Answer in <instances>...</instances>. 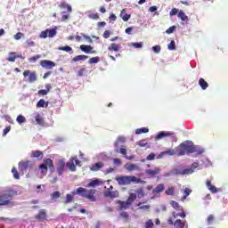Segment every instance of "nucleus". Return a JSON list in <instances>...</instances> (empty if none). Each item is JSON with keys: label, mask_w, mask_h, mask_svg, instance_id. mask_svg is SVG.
Returning a JSON list of instances; mask_svg holds the SVG:
<instances>
[{"label": "nucleus", "mask_w": 228, "mask_h": 228, "mask_svg": "<svg viewBox=\"0 0 228 228\" xmlns=\"http://www.w3.org/2000/svg\"><path fill=\"white\" fill-rule=\"evenodd\" d=\"M95 193H97V190L95 189L88 190L79 187L77 189L76 192H73V195H80V197H83V199H87L90 200V202H95L97 200Z\"/></svg>", "instance_id": "obj_1"}, {"label": "nucleus", "mask_w": 228, "mask_h": 228, "mask_svg": "<svg viewBox=\"0 0 228 228\" xmlns=\"http://www.w3.org/2000/svg\"><path fill=\"white\" fill-rule=\"evenodd\" d=\"M116 181L119 186H127L128 184H131V183H134V184H145V181L136 177V176H117Z\"/></svg>", "instance_id": "obj_2"}, {"label": "nucleus", "mask_w": 228, "mask_h": 228, "mask_svg": "<svg viewBox=\"0 0 228 228\" xmlns=\"http://www.w3.org/2000/svg\"><path fill=\"white\" fill-rule=\"evenodd\" d=\"M51 172H54L56 168L54 167V163L53 162V159H45L44 163L39 166V169L41 170V174H47V170Z\"/></svg>", "instance_id": "obj_3"}, {"label": "nucleus", "mask_w": 228, "mask_h": 228, "mask_svg": "<svg viewBox=\"0 0 228 228\" xmlns=\"http://www.w3.org/2000/svg\"><path fill=\"white\" fill-rule=\"evenodd\" d=\"M66 167L69 168L70 172H76V167H81V162L77 159V156L71 157L69 161L66 163Z\"/></svg>", "instance_id": "obj_4"}, {"label": "nucleus", "mask_w": 228, "mask_h": 228, "mask_svg": "<svg viewBox=\"0 0 228 228\" xmlns=\"http://www.w3.org/2000/svg\"><path fill=\"white\" fill-rule=\"evenodd\" d=\"M12 204V194L9 192L0 195V206H10Z\"/></svg>", "instance_id": "obj_5"}, {"label": "nucleus", "mask_w": 228, "mask_h": 228, "mask_svg": "<svg viewBox=\"0 0 228 228\" xmlns=\"http://www.w3.org/2000/svg\"><path fill=\"white\" fill-rule=\"evenodd\" d=\"M32 167L33 163H31V160L19 162V170L20 172H28V170H31Z\"/></svg>", "instance_id": "obj_6"}, {"label": "nucleus", "mask_w": 228, "mask_h": 228, "mask_svg": "<svg viewBox=\"0 0 228 228\" xmlns=\"http://www.w3.org/2000/svg\"><path fill=\"white\" fill-rule=\"evenodd\" d=\"M56 33V28H47L40 33V38H47V37H49V38H54Z\"/></svg>", "instance_id": "obj_7"}, {"label": "nucleus", "mask_w": 228, "mask_h": 228, "mask_svg": "<svg viewBox=\"0 0 228 228\" xmlns=\"http://www.w3.org/2000/svg\"><path fill=\"white\" fill-rule=\"evenodd\" d=\"M163 138H172L174 140L175 139V133L161 131L155 136V140H163Z\"/></svg>", "instance_id": "obj_8"}, {"label": "nucleus", "mask_w": 228, "mask_h": 228, "mask_svg": "<svg viewBox=\"0 0 228 228\" xmlns=\"http://www.w3.org/2000/svg\"><path fill=\"white\" fill-rule=\"evenodd\" d=\"M199 167V164L197 162L192 163L191 168H185L183 170L179 171L180 175H189L190 174H193L195 172V168Z\"/></svg>", "instance_id": "obj_9"}, {"label": "nucleus", "mask_w": 228, "mask_h": 228, "mask_svg": "<svg viewBox=\"0 0 228 228\" xmlns=\"http://www.w3.org/2000/svg\"><path fill=\"white\" fill-rule=\"evenodd\" d=\"M40 65L43 69H46L47 70H51L53 67H56V62L49 60H42L40 61Z\"/></svg>", "instance_id": "obj_10"}, {"label": "nucleus", "mask_w": 228, "mask_h": 228, "mask_svg": "<svg viewBox=\"0 0 228 228\" xmlns=\"http://www.w3.org/2000/svg\"><path fill=\"white\" fill-rule=\"evenodd\" d=\"M58 175H63L65 172V160L63 159H59L56 166Z\"/></svg>", "instance_id": "obj_11"}, {"label": "nucleus", "mask_w": 228, "mask_h": 228, "mask_svg": "<svg viewBox=\"0 0 228 228\" xmlns=\"http://www.w3.org/2000/svg\"><path fill=\"white\" fill-rule=\"evenodd\" d=\"M119 195L118 191L108 190L103 192V197H105V199H118Z\"/></svg>", "instance_id": "obj_12"}, {"label": "nucleus", "mask_w": 228, "mask_h": 228, "mask_svg": "<svg viewBox=\"0 0 228 228\" xmlns=\"http://www.w3.org/2000/svg\"><path fill=\"white\" fill-rule=\"evenodd\" d=\"M183 146L185 147V152L187 154H193V152H197V147H195L192 142H183Z\"/></svg>", "instance_id": "obj_13"}, {"label": "nucleus", "mask_w": 228, "mask_h": 228, "mask_svg": "<svg viewBox=\"0 0 228 228\" xmlns=\"http://www.w3.org/2000/svg\"><path fill=\"white\" fill-rule=\"evenodd\" d=\"M23 76H24V77H28V76L29 83H35V81H37V72H35V71L31 72L27 69L23 72Z\"/></svg>", "instance_id": "obj_14"}, {"label": "nucleus", "mask_w": 228, "mask_h": 228, "mask_svg": "<svg viewBox=\"0 0 228 228\" xmlns=\"http://www.w3.org/2000/svg\"><path fill=\"white\" fill-rule=\"evenodd\" d=\"M36 220H39V222H44L47 220V211L45 209H40L38 214L35 216Z\"/></svg>", "instance_id": "obj_15"}, {"label": "nucleus", "mask_w": 228, "mask_h": 228, "mask_svg": "<svg viewBox=\"0 0 228 228\" xmlns=\"http://www.w3.org/2000/svg\"><path fill=\"white\" fill-rule=\"evenodd\" d=\"M145 174L150 177H156V175H159V174H161V168L155 167L154 169H147Z\"/></svg>", "instance_id": "obj_16"}, {"label": "nucleus", "mask_w": 228, "mask_h": 228, "mask_svg": "<svg viewBox=\"0 0 228 228\" xmlns=\"http://www.w3.org/2000/svg\"><path fill=\"white\" fill-rule=\"evenodd\" d=\"M121 49L122 45L117 43H111L108 47V51H110V53H119Z\"/></svg>", "instance_id": "obj_17"}, {"label": "nucleus", "mask_w": 228, "mask_h": 228, "mask_svg": "<svg viewBox=\"0 0 228 228\" xmlns=\"http://www.w3.org/2000/svg\"><path fill=\"white\" fill-rule=\"evenodd\" d=\"M80 49L86 54H95L96 53L92 45H81Z\"/></svg>", "instance_id": "obj_18"}, {"label": "nucleus", "mask_w": 228, "mask_h": 228, "mask_svg": "<svg viewBox=\"0 0 228 228\" xmlns=\"http://www.w3.org/2000/svg\"><path fill=\"white\" fill-rule=\"evenodd\" d=\"M175 151L177 156H184V154L187 153L184 142H182L178 147H176Z\"/></svg>", "instance_id": "obj_19"}, {"label": "nucleus", "mask_w": 228, "mask_h": 228, "mask_svg": "<svg viewBox=\"0 0 228 228\" xmlns=\"http://www.w3.org/2000/svg\"><path fill=\"white\" fill-rule=\"evenodd\" d=\"M30 158H37V159H44V152L40 150L32 151Z\"/></svg>", "instance_id": "obj_20"}, {"label": "nucleus", "mask_w": 228, "mask_h": 228, "mask_svg": "<svg viewBox=\"0 0 228 228\" xmlns=\"http://www.w3.org/2000/svg\"><path fill=\"white\" fill-rule=\"evenodd\" d=\"M16 58H22V55H19V54L17 55V53L10 52L9 57L6 60H7V61H11V63H15Z\"/></svg>", "instance_id": "obj_21"}, {"label": "nucleus", "mask_w": 228, "mask_h": 228, "mask_svg": "<svg viewBox=\"0 0 228 228\" xmlns=\"http://www.w3.org/2000/svg\"><path fill=\"white\" fill-rule=\"evenodd\" d=\"M104 167V164L102 162H97L92 167H90L91 172H99L101 168Z\"/></svg>", "instance_id": "obj_22"}, {"label": "nucleus", "mask_w": 228, "mask_h": 228, "mask_svg": "<svg viewBox=\"0 0 228 228\" xmlns=\"http://www.w3.org/2000/svg\"><path fill=\"white\" fill-rule=\"evenodd\" d=\"M165 191V184L159 183L158 184L153 190L152 193L153 195H158V193H161V191Z\"/></svg>", "instance_id": "obj_23"}, {"label": "nucleus", "mask_w": 228, "mask_h": 228, "mask_svg": "<svg viewBox=\"0 0 228 228\" xmlns=\"http://www.w3.org/2000/svg\"><path fill=\"white\" fill-rule=\"evenodd\" d=\"M206 186L209 190V191H211V193L218 192V189H216L215 185L211 184V180H207Z\"/></svg>", "instance_id": "obj_24"}, {"label": "nucleus", "mask_w": 228, "mask_h": 228, "mask_svg": "<svg viewBox=\"0 0 228 228\" xmlns=\"http://www.w3.org/2000/svg\"><path fill=\"white\" fill-rule=\"evenodd\" d=\"M125 168H126L129 172H133L134 170H139V167L136 164L127 163L125 165Z\"/></svg>", "instance_id": "obj_25"}, {"label": "nucleus", "mask_w": 228, "mask_h": 228, "mask_svg": "<svg viewBox=\"0 0 228 228\" xmlns=\"http://www.w3.org/2000/svg\"><path fill=\"white\" fill-rule=\"evenodd\" d=\"M120 17L124 22H127L131 19V14L126 13V9H123L120 12Z\"/></svg>", "instance_id": "obj_26"}, {"label": "nucleus", "mask_w": 228, "mask_h": 228, "mask_svg": "<svg viewBox=\"0 0 228 228\" xmlns=\"http://www.w3.org/2000/svg\"><path fill=\"white\" fill-rule=\"evenodd\" d=\"M49 106V102H45V100L41 99L37 103V108H47Z\"/></svg>", "instance_id": "obj_27"}, {"label": "nucleus", "mask_w": 228, "mask_h": 228, "mask_svg": "<svg viewBox=\"0 0 228 228\" xmlns=\"http://www.w3.org/2000/svg\"><path fill=\"white\" fill-rule=\"evenodd\" d=\"M170 206H172V208L175 209V211H183V207H181L179 203L175 200L170 201Z\"/></svg>", "instance_id": "obj_28"}, {"label": "nucleus", "mask_w": 228, "mask_h": 228, "mask_svg": "<svg viewBox=\"0 0 228 228\" xmlns=\"http://www.w3.org/2000/svg\"><path fill=\"white\" fill-rule=\"evenodd\" d=\"M175 228H184V225H186V221H182L181 219H177L175 221L174 224Z\"/></svg>", "instance_id": "obj_29"}, {"label": "nucleus", "mask_w": 228, "mask_h": 228, "mask_svg": "<svg viewBox=\"0 0 228 228\" xmlns=\"http://www.w3.org/2000/svg\"><path fill=\"white\" fill-rule=\"evenodd\" d=\"M136 200V194L135 193H131L127 200H126V204L130 205L133 204Z\"/></svg>", "instance_id": "obj_30"}, {"label": "nucleus", "mask_w": 228, "mask_h": 228, "mask_svg": "<svg viewBox=\"0 0 228 228\" xmlns=\"http://www.w3.org/2000/svg\"><path fill=\"white\" fill-rule=\"evenodd\" d=\"M179 213L173 212L174 219L177 218V216H181V218H186V213H184V209L182 208V210Z\"/></svg>", "instance_id": "obj_31"}, {"label": "nucleus", "mask_w": 228, "mask_h": 228, "mask_svg": "<svg viewBox=\"0 0 228 228\" xmlns=\"http://www.w3.org/2000/svg\"><path fill=\"white\" fill-rule=\"evenodd\" d=\"M85 60H88L87 55H77L72 59V61L77 62V61H81Z\"/></svg>", "instance_id": "obj_32"}, {"label": "nucleus", "mask_w": 228, "mask_h": 228, "mask_svg": "<svg viewBox=\"0 0 228 228\" xmlns=\"http://www.w3.org/2000/svg\"><path fill=\"white\" fill-rule=\"evenodd\" d=\"M199 85L202 88V90H206L209 85L206 82L204 78H200Z\"/></svg>", "instance_id": "obj_33"}, {"label": "nucleus", "mask_w": 228, "mask_h": 228, "mask_svg": "<svg viewBox=\"0 0 228 228\" xmlns=\"http://www.w3.org/2000/svg\"><path fill=\"white\" fill-rule=\"evenodd\" d=\"M59 8H67L68 12L71 13L72 12V6H70L67 2H61L59 5Z\"/></svg>", "instance_id": "obj_34"}, {"label": "nucleus", "mask_w": 228, "mask_h": 228, "mask_svg": "<svg viewBox=\"0 0 228 228\" xmlns=\"http://www.w3.org/2000/svg\"><path fill=\"white\" fill-rule=\"evenodd\" d=\"M58 51H65V53H69V54H72V47L66 45V46H60L58 47Z\"/></svg>", "instance_id": "obj_35"}, {"label": "nucleus", "mask_w": 228, "mask_h": 228, "mask_svg": "<svg viewBox=\"0 0 228 228\" xmlns=\"http://www.w3.org/2000/svg\"><path fill=\"white\" fill-rule=\"evenodd\" d=\"M175 154H176L175 150H172V149L167 150L162 152V156H175Z\"/></svg>", "instance_id": "obj_36"}, {"label": "nucleus", "mask_w": 228, "mask_h": 228, "mask_svg": "<svg viewBox=\"0 0 228 228\" xmlns=\"http://www.w3.org/2000/svg\"><path fill=\"white\" fill-rule=\"evenodd\" d=\"M101 184V181L99 180H93L89 183H87V188H95V186H99Z\"/></svg>", "instance_id": "obj_37"}, {"label": "nucleus", "mask_w": 228, "mask_h": 228, "mask_svg": "<svg viewBox=\"0 0 228 228\" xmlns=\"http://www.w3.org/2000/svg\"><path fill=\"white\" fill-rule=\"evenodd\" d=\"M178 18L181 19V20H183V22H186L188 20L186 13H184V12L183 11H179Z\"/></svg>", "instance_id": "obj_38"}, {"label": "nucleus", "mask_w": 228, "mask_h": 228, "mask_svg": "<svg viewBox=\"0 0 228 228\" xmlns=\"http://www.w3.org/2000/svg\"><path fill=\"white\" fill-rule=\"evenodd\" d=\"M118 204H119V206H120L119 208H120L121 210L122 209H127L130 206L129 204H127L126 201H121V200H118Z\"/></svg>", "instance_id": "obj_39"}, {"label": "nucleus", "mask_w": 228, "mask_h": 228, "mask_svg": "<svg viewBox=\"0 0 228 228\" xmlns=\"http://www.w3.org/2000/svg\"><path fill=\"white\" fill-rule=\"evenodd\" d=\"M70 202H74V196L72 194H67L64 204H70Z\"/></svg>", "instance_id": "obj_40"}, {"label": "nucleus", "mask_w": 228, "mask_h": 228, "mask_svg": "<svg viewBox=\"0 0 228 228\" xmlns=\"http://www.w3.org/2000/svg\"><path fill=\"white\" fill-rule=\"evenodd\" d=\"M170 175H181L178 170H173L164 174V177H170Z\"/></svg>", "instance_id": "obj_41"}, {"label": "nucleus", "mask_w": 228, "mask_h": 228, "mask_svg": "<svg viewBox=\"0 0 228 228\" xmlns=\"http://www.w3.org/2000/svg\"><path fill=\"white\" fill-rule=\"evenodd\" d=\"M143 133H149V128L142 127L135 130V134H142Z\"/></svg>", "instance_id": "obj_42"}, {"label": "nucleus", "mask_w": 228, "mask_h": 228, "mask_svg": "<svg viewBox=\"0 0 228 228\" xmlns=\"http://www.w3.org/2000/svg\"><path fill=\"white\" fill-rule=\"evenodd\" d=\"M40 58H42V55L37 54V55H35V56H33V57H30V58L28 59V61H29L30 63H35V62H37L38 60H40Z\"/></svg>", "instance_id": "obj_43"}, {"label": "nucleus", "mask_w": 228, "mask_h": 228, "mask_svg": "<svg viewBox=\"0 0 228 228\" xmlns=\"http://www.w3.org/2000/svg\"><path fill=\"white\" fill-rule=\"evenodd\" d=\"M36 122L37 124H38L39 126H44V118H42V116H40V114H37L36 116Z\"/></svg>", "instance_id": "obj_44"}, {"label": "nucleus", "mask_w": 228, "mask_h": 228, "mask_svg": "<svg viewBox=\"0 0 228 228\" xmlns=\"http://www.w3.org/2000/svg\"><path fill=\"white\" fill-rule=\"evenodd\" d=\"M101 61V58L100 57H92L89 61L88 63H90V65H94V63H99Z\"/></svg>", "instance_id": "obj_45"}, {"label": "nucleus", "mask_w": 228, "mask_h": 228, "mask_svg": "<svg viewBox=\"0 0 228 228\" xmlns=\"http://www.w3.org/2000/svg\"><path fill=\"white\" fill-rule=\"evenodd\" d=\"M61 195V193H60V191H53L51 194L52 200H57V199H60Z\"/></svg>", "instance_id": "obj_46"}, {"label": "nucleus", "mask_w": 228, "mask_h": 228, "mask_svg": "<svg viewBox=\"0 0 228 228\" xmlns=\"http://www.w3.org/2000/svg\"><path fill=\"white\" fill-rule=\"evenodd\" d=\"M88 19H91L92 20H99L100 17H99V13H89L87 15Z\"/></svg>", "instance_id": "obj_47"}, {"label": "nucleus", "mask_w": 228, "mask_h": 228, "mask_svg": "<svg viewBox=\"0 0 228 228\" xmlns=\"http://www.w3.org/2000/svg\"><path fill=\"white\" fill-rule=\"evenodd\" d=\"M183 193L184 195L183 196L182 200H186V198L191 193V190L189 188H185L183 190Z\"/></svg>", "instance_id": "obj_48"}, {"label": "nucleus", "mask_w": 228, "mask_h": 228, "mask_svg": "<svg viewBox=\"0 0 228 228\" xmlns=\"http://www.w3.org/2000/svg\"><path fill=\"white\" fill-rule=\"evenodd\" d=\"M12 174L13 175L14 179H20V175H19V171H17V168L12 167Z\"/></svg>", "instance_id": "obj_49"}, {"label": "nucleus", "mask_w": 228, "mask_h": 228, "mask_svg": "<svg viewBox=\"0 0 228 228\" xmlns=\"http://www.w3.org/2000/svg\"><path fill=\"white\" fill-rule=\"evenodd\" d=\"M16 121L18 124H24V122H26V118L22 115H19L16 118Z\"/></svg>", "instance_id": "obj_50"}, {"label": "nucleus", "mask_w": 228, "mask_h": 228, "mask_svg": "<svg viewBox=\"0 0 228 228\" xmlns=\"http://www.w3.org/2000/svg\"><path fill=\"white\" fill-rule=\"evenodd\" d=\"M175 193V188L169 187L167 190H166V195H174Z\"/></svg>", "instance_id": "obj_51"}, {"label": "nucleus", "mask_w": 228, "mask_h": 228, "mask_svg": "<svg viewBox=\"0 0 228 228\" xmlns=\"http://www.w3.org/2000/svg\"><path fill=\"white\" fill-rule=\"evenodd\" d=\"M215 222V216H213L212 214L209 215L207 218V224L208 225H211V224H213Z\"/></svg>", "instance_id": "obj_52"}, {"label": "nucleus", "mask_w": 228, "mask_h": 228, "mask_svg": "<svg viewBox=\"0 0 228 228\" xmlns=\"http://www.w3.org/2000/svg\"><path fill=\"white\" fill-rule=\"evenodd\" d=\"M145 228H154V223L152 222L151 219H149L145 224H144Z\"/></svg>", "instance_id": "obj_53"}, {"label": "nucleus", "mask_w": 228, "mask_h": 228, "mask_svg": "<svg viewBox=\"0 0 228 228\" xmlns=\"http://www.w3.org/2000/svg\"><path fill=\"white\" fill-rule=\"evenodd\" d=\"M85 72H86V68H81L77 72V76L78 77H82V76H85Z\"/></svg>", "instance_id": "obj_54"}, {"label": "nucleus", "mask_w": 228, "mask_h": 228, "mask_svg": "<svg viewBox=\"0 0 228 228\" xmlns=\"http://www.w3.org/2000/svg\"><path fill=\"white\" fill-rule=\"evenodd\" d=\"M177 13H179V9L177 8H173L170 12L169 15L170 17H174V15H177Z\"/></svg>", "instance_id": "obj_55"}, {"label": "nucleus", "mask_w": 228, "mask_h": 228, "mask_svg": "<svg viewBox=\"0 0 228 228\" xmlns=\"http://www.w3.org/2000/svg\"><path fill=\"white\" fill-rule=\"evenodd\" d=\"M146 159L148 161H154V159H156V154L154 153H151L147 156Z\"/></svg>", "instance_id": "obj_56"}, {"label": "nucleus", "mask_w": 228, "mask_h": 228, "mask_svg": "<svg viewBox=\"0 0 228 228\" xmlns=\"http://www.w3.org/2000/svg\"><path fill=\"white\" fill-rule=\"evenodd\" d=\"M83 38H85V40H87V42H89V44H93L94 40H92V37H90V36H86V34H81Z\"/></svg>", "instance_id": "obj_57"}, {"label": "nucleus", "mask_w": 228, "mask_h": 228, "mask_svg": "<svg viewBox=\"0 0 228 228\" xmlns=\"http://www.w3.org/2000/svg\"><path fill=\"white\" fill-rule=\"evenodd\" d=\"M168 49H169V51L175 50V41H171L170 42V44L168 45Z\"/></svg>", "instance_id": "obj_58"}, {"label": "nucleus", "mask_w": 228, "mask_h": 228, "mask_svg": "<svg viewBox=\"0 0 228 228\" xmlns=\"http://www.w3.org/2000/svg\"><path fill=\"white\" fill-rule=\"evenodd\" d=\"M174 31H175V26H172V27H170L169 28H167V29L166 30V33H167V35H172V33H174Z\"/></svg>", "instance_id": "obj_59"}, {"label": "nucleus", "mask_w": 228, "mask_h": 228, "mask_svg": "<svg viewBox=\"0 0 228 228\" xmlns=\"http://www.w3.org/2000/svg\"><path fill=\"white\" fill-rule=\"evenodd\" d=\"M138 145H139V147H147L148 143H147V141L141 140L138 142Z\"/></svg>", "instance_id": "obj_60"}, {"label": "nucleus", "mask_w": 228, "mask_h": 228, "mask_svg": "<svg viewBox=\"0 0 228 228\" xmlns=\"http://www.w3.org/2000/svg\"><path fill=\"white\" fill-rule=\"evenodd\" d=\"M139 209H151V205H142V203H138Z\"/></svg>", "instance_id": "obj_61"}, {"label": "nucleus", "mask_w": 228, "mask_h": 228, "mask_svg": "<svg viewBox=\"0 0 228 228\" xmlns=\"http://www.w3.org/2000/svg\"><path fill=\"white\" fill-rule=\"evenodd\" d=\"M152 51L155 52L156 53H159L161 51V46L160 45H155V46L152 47Z\"/></svg>", "instance_id": "obj_62"}, {"label": "nucleus", "mask_w": 228, "mask_h": 228, "mask_svg": "<svg viewBox=\"0 0 228 228\" xmlns=\"http://www.w3.org/2000/svg\"><path fill=\"white\" fill-rule=\"evenodd\" d=\"M38 95H47L49 92L46 89H42L37 92Z\"/></svg>", "instance_id": "obj_63"}, {"label": "nucleus", "mask_w": 228, "mask_h": 228, "mask_svg": "<svg viewBox=\"0 0 228 228\" xmlns=\"http://www.w3.org/2000/svg\"><path fill=\"white\" fill-rule=\"evenodd\" d=\"M12 130V126H6L4 129V132H3V136H6V134Z\"/></svg>", "instance_id": "obj_64"}]
</instances>
